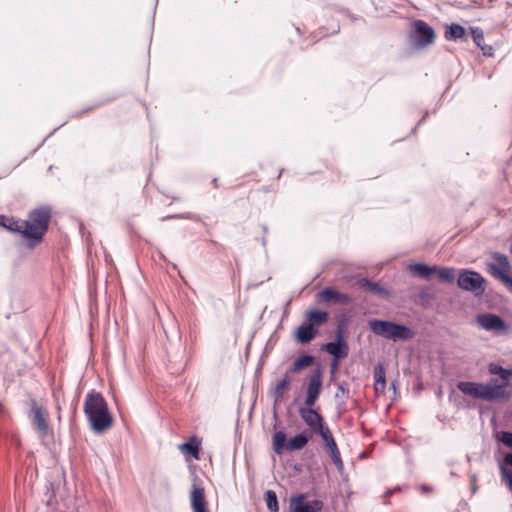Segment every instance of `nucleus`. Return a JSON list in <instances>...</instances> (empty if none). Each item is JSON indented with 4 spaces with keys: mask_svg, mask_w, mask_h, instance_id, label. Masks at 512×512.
<instances>
[{
    "mask_svg": "<svg viewBox=\"0 0 512 512\" xmlns=\"http://www.w3.org/2000/svg\"><path fill=\"white\" fill-rule=\"evenodd\" d=\"M441 282H453L455 278V270L453 268L442 267L438 268L436 273Z\"/></svg>",
    "mask_w": 512,
    "mask_h": 512,
    "instance_id": "obj_25",
    "label": "nucleus"
},
{
    "mask_svg": "<svg viewBox=\"0 0 512 512\" xmlns=\"http://www.w3.org/2000/svg\"><path fill=\"white\" fill-rule=\"evenodd\" d=\"M50 217V209L41 207L31 211L27 220L0 215V225L9 231L20 233L28 241L29 247H34L47 231Z\"/></svg>",
    "mask_w": 512,
    "mask_h": 512,
    "instance_id": "obj_1",
    "label": "nucleus"
},
{
    "mask_svg": "<svg viewBox=\"0 0 512 512\" xmlns=\"http://www.w3.org/2000/svg\"><path fill=\"white\" fill-rule=\"evenodd\" d=\"M348 396V390L345 385L342 383L338 386V391L336 393V397L346 398Z\"/></svg>",
    "mask_w": 512,
    "mask_h": 512,
    "instance_id": "obj_33",
    "label": "nucleus"
},
{
    "mask_svg": "<svg viewBox=\"0 0 512 512\" xmlns=\"http://www.w3.org/2000/svg\"><path fill=\"white\" fill-rule=\"evenodd\" d=\"M190 504L193 512H209L202 487L193 486L190 493Z\"/></svg>",
    "mask_w": 512,
    "mask_h": 512,
    "instance_id": "obj_14",
    "label": "nucleus"
},
{
    "mask_svg": "<svg viewBox=\"0 0 512 512\" xmlns=\"http://www.w3.org/2000/svg\"><path fill=\"white\" fill-rule=\"evenodd\" d=\"M324 350L331 354L335 361L347 356V346L343 342H329L324 345Z\"/></svg>",
    "mask_w": 512,
    "mask_h": 512,
    "instance_id": "obj_18",
    "label": "nucleus"
},
{
    "mask_svg": "<svg viewBox=\"0 0 512 512\" xmlns=\"http://www.w3.org/2000/svg\"><path fill=\"white\" fill-rule=\"evenodd\" d=\"M374 379H375V390L383 391L385 389L386 382H385V373L381 366H378L375 368Z\"/></svg>",
    "mask_w": 512,
    "mask_h": 512,
    "instance_id": "obj_26",
    "label": "nucleus"
},
{
    "mask_svg": "<svg viewBox=\"0 0 512 512\" xmlns=\"http://www.w3.org/2000/svg\"><path fill=\"white\" fill-rule=\"evenodd\" d=\"M457 387L465 395L486 401H496L507 396L505 385H496V383L483 384L462 381L457 384Z\"/></svg>",
    "mask_w": 512,
    "mask_h": 512,
    "instance_id": "obj_3",
    "label": "nucleus"
},
{
    "mask_svg": "<svg viewBox=\"0 0 512 512\" xmlns=\"http://www.w3.org/2000/svg\"><path fill=\"white\" fill-rule=\"evenodd\" d=\"M458 286L466 291H471L475 295L484 292V278L475 271H464L458 277Z\"/></svg>",
    "mask_w": 512,
    "mask_h": 512,
    "instance_id": "obj_9",
    "label": "nucleus"
},
{
    "mask_svg": "<svg viewBox=\"0 0 512 512\" xmlns=\"http://www.w3.org/2000/svg\"><path fill=\"white\" fill-rule=\"evenodd\" d=\"M307 318L312 322L311 324L319 325L327 320L328 313L315 310L309 311L307 312Z\"/></svg>",
    "mask_w": 512,
    "mask_h": 512,
    "instance_id": "obj_27",
    "label": "nucleus"
},
{
    "mask_svg": "<svg viewBox=\"0 0 512 512\" xmlns=\"http://www.w3.org/2000/svg\"><path fill=\"white\" fill-rule=\"evenodd\" d=\"M199 446L200 443L197 439L192 438L189 442L182 443L179 448L183 453L189 454L195 459H199Z\"/></svg>",
    "mask_w": 512,
    "mask_h": 512,
    "instance_id": "obj_22",
    "label": "nucleus"
},
{
    "mask_svg": "<svg viewBox=\"0 0 512 512\" xmlns=\"http://www.w3.org/2000/svg\"><path fill=\"white\" fill-rule=\"evenodd\" d=\"M504 463L506 465L512 466V453H509L505 456Z\"/></svg>",
    "mask_w": 512,
    "mask_h": 512,
    "instance_id": "obj_35",
    "label": "nucleus"
},
{
    "mask_svg": "<svg viewBox=\"0 0 512 512\" xmlns=\"http://www.w3.org/2000/svg\"><path fill=\"white\" fill-rule=\"evenodd\" d=\"M306 496L300 494L291 499L290 512H319L323 504L319 500H313L310 502L305 501Z\"/></svg>",
    "mask_w": 512,
    "mask_h": 512,
    "instance_id": "obj_11",
    "label": "nucleus"
},
{
    "mask_svg": "<svg viewBox=\"0 0 512 512\" xmlns=\"http://www.w3.org/2000/svg\"><path fill=\"white\" fill-rule=\"evenodd\" d=\"M318 299L326 303H343L350 302V297L346 294L339 293L331 288H325L318 294Z\"/></svg>",
    "mask_w": 512,
    "mask_h": 512,
    "instance_id": "obj_15",
    "label": "nucleus"
},
{
    "mask_svg": "<svg viewBox=\"0 0 512 512\" xmlns=\"http://www.w3.org/2000/svg\"><path fill=\"white\" fill-rule=\"evenodd\" d=\"M359 285L375 294H379V295L385 294L386 295V291L382 287H380V285L378 283H373V282L363 279V280L359 281Z\"/></svg>",
    "mask_w": 512,
    "mask_h": 512,
    "instance_id": "obj_29",
    "label": "nucleus"
},
{
    "mask_svg": "<svg viewBox=\"0 0 512 512\" xmlns=\"http://www.w3.org/2000/svg\"><path fill=\"white\" fill-rule=\"evenodd\" d=\"M320 436L325 443V446L329 452L332 462L339 470H342L343 462L341 459V455L330 429H325Z\"/></svg>",
    "mask_w": 512,
    "mask_h": 512,
    "instance_id": "obj_13",
    "label": "nucleus"
},
{
    "mask_svg": "<svg viewBox=\"0 0 512 512\" xmlns=\"http://www.w3.org/2000/svg\"><path fill=\"white\" fill-rule=\"evenodd\" d=\"M33 424L40 433L41 436L47 433V413L40 407H34L33 410Z\"/></svg>",
    "mask_w": 512,
    "mask_h": 512,
    "instance_id": "obj_16",
    "label": "nucleus"
},
{
    "mask_svg": "<svg viewBox=\"0 0 512 512\" xmlns=\"http://www.w3.org/2000/svg\"><path fill=\"white\" fill-rule=\"evenodd\" d=\"M265 500H266L267 507L271 512H278V510H279L278 500H277L276 493L274 491L268 490L265 494Z\"/></svg>",
    "mask_w": 512,
    "mask_h": 512,
    "instance_id": "obj_28",
    "label": "nucleus"
},
{
    "mask_svg": "<svg viewBox=\"0 0 512 512\" xmlns=\"http://www.w3.org/2000/svg\"><path fill=\"white\" fill-rule=\"evenodd\" d=\"M84 413L95 433L108 430L113 424V418L108 411L106 401L99 393H88L84 402Z\"/></svg>",
    "mask_w": 512,
    "mask_h": 512,
    "instance_id": "obj_2",
    "label": "nucleus"
},
{
    "mask_svg": "<svg viewBox=\"0 0 512 512\" xmlns=\"http://www.w3.org/2000/svg\"><path fill=\"white\" fill-rule=\"evenodd\" d=\"M408 269L412 274L417 275L426 280L430 279L432 275H434L437 271L436 266H428L424 263L411 264L409 265Z\"/></svg>",
    "mask_w": 512,
    "mask_h": 512,
    "instance_id": "obj_17",
    "label": "nucleus"
},
{
    "mask_svg": "<svg viewBox=\"0 0 512 512\" xmlns=\"http://www.w3.org/2000/svg\"><path fill=\"white\" fill-rule=\"evenodd\" d=\"M483 54L486 55V56H492L493 55V48L490 46V45H481V47H479Z\"/></svg>",
    "mask_w": 512,
    "mask_h": 512,
    "instance_id": "obj_34",
    "label": "nucleus"
},
{
    "mask_svg": "<svg viewBox=\"0 0 512 512\" xmlns=\"http://www.w3.org/2000/svg\"><path fill=\"white\" fill-rule=\"evenodd\" d=\"M322 388V374L319 370L315 371L309 379V384L307 388V395L305 399V404L308 407L314 406L316 403Z\"/></svg>",
    "mask_w": 512,
    "mask_h": 512,
    "instance_id": "obj_12",
    "label": "nucleus"
},
{
    "mask_svg": "<svg viewBox=\"0 0 512 512\" xmlns=\"http://www.w3.org/2000/svg\"><path fill=\"white\" fill-rule=\"evenodd\" d=\"M476 323L483 330L496 335H503L509 332V325L498 315L482 313L476 316Z\"/></svg>",
    "mask_w": 512,
    "mask_h": 512,
    "instance_id": "obj_7",
    "label": "nucleus"
},
{
    "mask_svg": "<svg viewBox=\"0 0 512 512\" xmlns=\"http://www.w3.org/2000/svg\"><path fill=\"white\" fill-rule=\"evenodd\" d=\"M299 414L313 432L321 435L325 429H329L324 425L321 415L312 409V407H301L299 409Z\"/></svg>",
    "mask_w": 512,
    "mask_h": 512,
    "instance_id": "obj_10",
    "label": "nucleus"
},
{
    "mask_svg": "<svg viewBox=\"0 0 512 512\" xmlns=\"http://www.w3.org/2000/svg\"><path fill=\"white\" fill-rule=\"evenodd\" d=\"M313 362V357L310 355H303L298 357L292 367L290 368L291 372H299L304 368L309 367Z\"/></svg>",
    "mask_w": 512,
    "mask_h": 512,
    "instance_id": "obj_23",
    "label": "nucleus"
},
{
    "mask_svg": "<svg viewBox=\"0 0 512 512\" xmlns=\"http://www.w3.org/2000/svg\"><path fill=\"white\" fill-rule=\"evenodd\" d=\"M309 441V437L304 433H299L286 442V434L278 431L273 435V449L276 454L281 455L284 449L296 451L304 448Z\"/></svg>",
    "mask_w": 512,
    "mask_h": 512,
    "instance_id": "obj_6",
    "label": "nucleus"
},
{
    "mask_svg": "<svg viewBox=\"0 0 512 512\" xmlns=\"http://www.w3.org/2000/svg\"><path fill=\"white\" fill-rule=\"evenodd\" d=\"M501 475H502V481L507 485V487L512 491V471L501 467Z\"/></svg>",
    "mask_w": 512,
    "mask_h": 512,
    "instance_id": "obj_30",
    "label": "nucleus"
},
{
    "mask_svg": "<svg viewBox=\"0 0 512 512\" xmlns=\"http://www.w3.org/2000/svg\"><path fill=\"white\" fill-rule=\"evenodd\" d=\"M435 32L431 26L422 20H417L413 24L411 41L417 48H424L434 42Z\"/></svg>",
    "mask_w": 512,
    "mask_h": 512,
    "instance_id": "obj_8",
    "label": "nucleus"
},
{
    "mask_svg": "<svg viewBox=\"0 0 512 512\" xmlns=\"http://www.w3.org/2000/svg\"><path fill=\"white\" fill-rule=\"evenodd\" d=\"M500 441L507 447L512 448V433L511 432H502L500 436Z\"/></svg>",
    "mask_w": 512,
    "mask_h": 512,
    "instance_id": "obj_32",
    "label": "nucleus"
},
{
    "mask_svg": "<svg viewBox=\"0 0 512 512\" xmlns=\"http://www.w3.org/2000/svg\"><path fill=\"white\" fill-rule=\"evenodd\" d=\"M315 333L316 331L313 327V324H307L301 325L297 329L295 336L300 343H308L314 338Z\"/></svg>",
    "mask_w": 512,
    "mask_h": 512,
    "instance_id": "obj_19",
    "label": "nucleus"
},
{
    "mask_svg": "<svg viewBox=\"0 0 512 512\" xmlns=\"http://www.w3.org/2000/svg\"><path fill=\"white\" fill-rule=\"evenodd\" d=\"M290 385V380L287 376L283 379L279 380L275 387L273 388L272 395L274 397L275 402H279L282 400L284 393L288 390Z\"/></svg>",
    "mask_w": 512,
    "mask_h": 512,
    "instance_id": "obj_20",
    "label": "nucleus"
},
{
    "mask_svg": "<svg viewBox=\"0 0 512 512\" xmlns=\"http://www.w3.org/2000/svg\"><path fill=\"white\" fill-rule=\"evenodd\" d=\"M465 35V29L459 24H451L445 33V37L448 40L461 39Z\"/></svg>",
    "mask_w": 512,
    "mask_h": 512,
    "instance_id": "obj_24",
    "label": "nucleus"
},
{
    "mask_svg": "<svg viewBox=\"0 0 512 512\" xmlns=\"http://www.w3.org/2000/svg\"><path fill=\"white\" fill-rule=\"evenodd\" d=\"M488 370L491 374L499 375L502 383L500 385H505V388L508 385L509 377L512 375L511 370H507L499 366L498 364L491 363L488 366Z\"/></svg>",
    "mask_w": 512,
    "mask_h": 512,
    "instance_id": "obj_21",
    "label": "nucleus"
},
{
    "mask_svg": "<svg viewBox=\"0 0 512 512\" xmlns=\"http://www.w3.org/2000/svg\"><path fill=\"white\" fill-rule=\"evenodd\" d=\"M493 261L488 264L490 273L499 279L506 288L512 293V276H510L511 266L508 258L501 253L492 254Z\"/></svg>",
    "mask_w": 512,
    "mask_h": 512,
    "instance_id": "obj_5",
    "label": "nucleus"
},
{
    "mask_svg": "<svg viewBox=\"0 0 512 512\" xmlns=\"http://www.w3.org/2000/svg\"><path fill=\"white\" fill-rule=\"evenodd\" d=\"M471 31L475 44L478 47H481L482 43L484 42V35L482 30H480L479 28H472Z\"/></svg>",
    "mask_w": 512,
    "mask_h": 512,
    "instance_id": "obj_31",
    "label": "nucleus"
},
{
    "mask_svg": "<svg viewBox=\"0 0 512 512\" xmlns=\"http://www.w3.org/2000/svg\"><path fill=\"white\" fill-rule=\"evenodd\" d=\"M369 327L374 334L392 341L408 340L414 335L409 327L391 321L371 320Z\"/></svg>",
    "mask_w": 512,
    "mask_h": 512,
    "instance_id": "obj_4",
    "label": "nucleus"
}]
</instances>
